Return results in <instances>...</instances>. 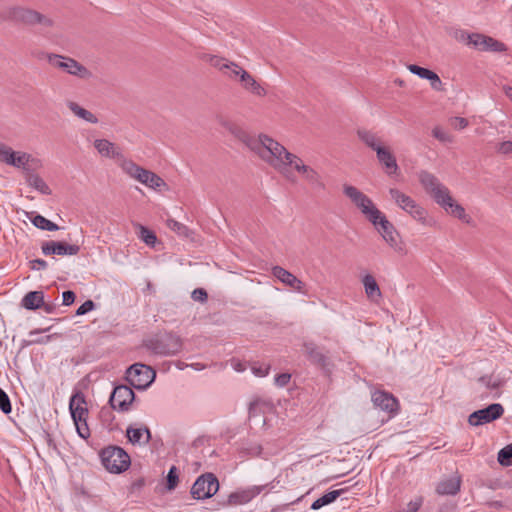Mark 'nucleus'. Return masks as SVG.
<instances>
[{
	"label": "nucleus",
	"mask_w": 512,
	"mask_h": 512,
	"mask_svg": "<svg viewBox=\"0 0 512 512\" xmlns=\"http://www.w3.org/2000/svg\"><path fill=\"white\" fill-rule=\"evenodd\" d=\"M264 155L261 160L274 169L288 182L295 183L298 177L312 187L324 188V182L320 172L307 164L300 156L290 152L276 139L264 141Z\"/></svg>",
	"instance_id": "obj_1"
},
{
	"label": "nucleus",
	"mask_w": 512,
	"mask_h": 512,
	"mask_svg": "<svg viewBox=\"0 0 512 512\" xmlns=\"http://www.w3.org/2000/svg\"><path fill=\"white\" fill-rule=\"evenodd\" d=\"M418 180L424 191L439 205L448 215L471 224L472 218L465 208L455 200L449 188L444 185L434 174L422 170L418 174Z\"/></svg>",
	"instance_id": "obj_2"
},
{
	"label": "nucleus",
	"mask_w": 512,
	"mask_h": 512,
	"mask_svg": "<svg viewBox=\"0 0 512 512\" xmlns=\"http://www.w3.org/2000/svg\"><path fill=\"white\" fill-rule=\"evenodd\" d=\"M358 139L376 154L379 165L388 176L399 173L396 155L390 145L384 142L375 132L361 128L356 132Z\"/></svg>",
	"instance_id": "obj_3"
},
{
	"label": "nucleus",
	"mask_w": 512,
	"mask_h": 512,
	"mask_svg": "<svg viewBox=\"0 0 512 512\" xmlns=\"http://www.w3.org/2000/svg\"><path fill=\"white\" fill-rule=\"evenodd\" d=\"M389 195L395 205L424 227H433L435 220L429 212L408 194L397 188L389 189Z\"/></svg>",
	"instance_id": "obj_4"
},
{
	"label": "nucleus",
	"mask_w": 512,
	"mask_h": 512,
	"mask_svg": "<svg viewBox=\"0 0 512 512\" xmlns=\"http://www.w3.org/2000/svg\"><path fill=\"white\" fill-rule=\"evenodd\" d=\"M0 162L23 173L33 171L42 166L40 159L23 150H14L4 142H0Z\"/></svg>",
	"instance_id": "obj_5"
},
{
	"label": "nucleus",
	"mask_w": 512,
	"mask_h": 512,
	"mask_svg": "<svg viewBox=\"0 0 512 512\" xmlns=\"http://www.w3.org/2000/svg\"><path fill=\"white\" fill-rule=\"evenodd\" d=\"M219 124L226 131H228L235 138L243 142L250 151H252L260 160L261 154L264 155V141L265 139L272 141L273 137L265 133H260L256 136L249 135L242 127L231 120L221 118Z\"/></svg>",
	"instance_id": "obj_6"
},
{
	"label": "nucleus",
	"mask_w": 512,
	"mask_h": 512,
	"mask_svg": "<svg viewBox=\"0 0 512 512\" xmlns=\"http://www.w3.org/2000/svg\"><path fill=\"white\" fill-rule=\"evenodd\" d=\"M118 164L127 176L150 189L161 190L166 187L165 181L160 176L139 166L130 159H122Z\"/></svg>",
	"instance_id": "obj_7"
},
{
	"label": "nucleus",
	"mask_w": 512,
	"mask_h": 512,
	"mask_svg": "<svg viewBox=\"0 0 512 512\" xmlns=\"http://www.w3.org/2000/svg\"><path fill=\"white\" fill-rule=\"evenodd\" d=\"M45 59L52 68L65 72L81 80H89L93 76L92 72L86 66L72 57L55 53H47L45 55Z\"/></svg>",
	"instance_id": "obj_8"
},
{
	"label": "nucleus",
	"mask_w": 512,
	"mask_h": 512,
	"mask_svg": "<svg viewBox=\"0 0 512 512\" xmlns=\"http://www.w3.org/2000/svg\"><path fill=\"white\" fill-rule=\"evenodd\" d=\"M343 194L370 223H375V220L381 211L377 208L373 200L368 195L350 184L343 185Z\"/></svg>",
	"instance_id": "obj_9"
},
{
	"label": "nucleus",
	"mask_w": 512,
	"mask_h": 512,
	"mask_svg": "<svg viewBox=\"0 0 512 512\" xmlns=\"http://www.w3.org/2000/svg\"><path fill=\"white\" fill-rule=\"evenodd\" d=\"M69 410L78 435L83 439H87L90 436V430L87 424L88 408L85 396L82 392L77 391L71 396Z\"/></svg>",
	"instance_id": "obj_10"
},
{
	"label": "nucleus",
	"mask_w": 512,
	"mask_h": 512,
	"mask_svg": "<svg viewBox=\"0 0 512 512\" xmlns=\"http://www.w3.org/2000/svg\"><path fill=\"white\" fill-rule=\"evenodd\" d=\"M6 18L16 23L28 26L39 24L43 27H52L54 24L50 17L23 6L8 8L6 11Z\"/></svg>",
	"instance_id": "obj_11"
},
{
	"label": "nucleus",
	"mask_w": 512,
	"mask_h": 512,
	"mask_svg": "<svg viewBox=\"0 0 512 512\" xmlns=\"http://www.w3.org/2000/svg\"><path fill=\"white\" fill-rule=\"evenodd\" d=\"M103 466L111 473H121L130 465L129 455L120 447L110 446L101 451Z\"/></svg>",
	"instance_id": "obj_12"
},
{
	"label": "nucleus",
	"mask_w": 512,
	"mask_h": 512,
	"mask_svg": "<svg viewBox=\"0 0 512 512\" xmlns=\"http://www.w3.org/2000/svg\"><path fill=\"white\" fill-rule=\"evenodd\" d=\"M371 224L375 227V229L378 231V233L389 247H391L397 253H406L399 233L397 232L394 225L387 219L384 213L381 212L379 216H377L375 223Z\"/></svg>",
	"instance_id": "obj_13"
},
{
	"label": "nucleus",
	"mask_w": 512,
	"mask_h": 512,
	"mask_svg": "<svg viewBox=\"0 0 512 512\" xmlns=\"http://www.w3.org/2000/svg\"><path fill=\"white\" fill-rule=\"evenodd\" d=\"M156 377L155 371L147 365L136 363L126 371V379L135 388L144 390L149 387Z\"/></svg>",
	"instance_id": "obj_14"
},
{
	"label": "nucleus",
	"mask_w": 512,
	"mask_h": 512,
	"mask_svg": "<svg viewBox=\"0 0 512 512\" xmlns=\"http://www.w3.org/2000/svg\"><path fill=\"white\" fill-rule=\"evenodd\" d=\"M218 489V479L212 473H206L197 478L191 488V495L198 500L207 499L216 494Z\"/></svg>",
	"instance_id": "obj_15"
},
{
	"label": "nucleus",
	"mask_w": 512,
	"mask_h": 512,
	"mask_svg": "<svg viewBox=\"0 0 512 512\" xmlns=\"http://www.w3.org/2000/svg\"><path fill=\"white\" fill-rule=\"evenodd\" d=\"M503 413V406L499 403H493L484 409L474 411L470 414L468 422L472 426L484 425L500 418Z\"/></svg>",
	"instance_id": "obj_16"
},
{
	"label": "nucleus",
	"mask_w": 512,
	"mask_h": 512,
	"mask_svg": "<svg viewBox=\"0 0 512 512\" xmlns=\"http://www.w3.org/2000/svg\"><path fill=\"white\" fill-rule=\"evenodd\" d=\"M134 398L135 394L130 387L120 385L114 388L109 401L113 409L118 411H127Z\"/></svg>",
	"instance_id": "obj_17"
},
{
	"label": "nucleus",
	"mask_w": 512,
	"mask_h": 512,
	"mask_svg": "<svg viewBox=\"0 0 512 512\" xmlns=\"http://www.w3.org/2000/svg\"><path fill=\"white\" fill-rule=\"evenodd\" d=\"M371 399L375 407L387 412L390 416L398 413L399 402L392 394L377 390L372 393Z\"/></svg>",
	"instance_id": "obj_18"
},
{
	"label": "nucleus",
	"mask_w": 512,
	"mask_h": 512,
	"mask_svg": "<svg viewBox=\"0 0 512 512\" xmlns=\"http://www.w3.org/2000/svg\"><path fill=\"white\" fill-rule=\"evenodd\" d=\"M272 274L276 277L282 284L290 287L296 292L306 294L305 284L302 280L297 278L288 270L284 269L281 266H274L272 268Z\"/></svg>",
	"instance_id": "obj_19"
},
{
	"label": "nucleus",
	"mask_w": 512,
	"mask_h": 512,
	"mask_svg": "<svg viewBox=\"0 0 512 512\" xmlns=\"http://www.w3.org/2000/svg\"><path fill=\"white\" fill-rule=\"evenodd\" d=\"M473 48L480 51L504 52L507 50L506 45L490 36L475 33Z\"/></svg>",
	"instance_id": "obj_20"
},
{
	"label": "nucleus",
	"mask_w": 512,
	"mask_h": 512,
	"mask_svg": "<svg viewBox=\"0 0 512 512\" xmlns=\"http://www.w3.org/2000/svg\"><path fill=\"white\" fill-rule=\"evenodd\" d=\"M79 251L80 247L78 245L64 242L48 241L42 245V252L45 255H76Z\"/></svg>",
	"instance_id": "obj_21"
},
{
	"label": "nucleus",
	"mask_w": 512,
	"mask_h": 512,
	"mask_svg": "<svg viewBox=\"0 0 512 512\" xmlns=\"http://www.w3.org/2000/svg\"><path fill=\"white\" fill-rule=\"evenodd\" d=\"M94 148L100 156L105 158L117 159L119 163L122 159H126L119 147L107 139H96L94 141Z\"/></svg>",
	"instance_id": "obj_22"
},
{
	"label": "nucleus",
	"mask_w": 512,
	"mask_h": 512,
	"mask_svg": "<svg viewBox=\"0 0 512 512\" xmlns=\"http://www.w3.org/2000/svg\"><path fill=\"white\" fill-rule=\"evenodd\" d=\"M407 69L412 73L417 75L418 77L422 79H426L429 81L430 86L435 91H442L443 90V83L438 76L437 73H435L432 70H429L427 68L420 67L415 64H409L407 65Z\"/></svg>",
	"instance_id": "obj_23"
},
{
	"label": "nucleus",
	"mask_w": 512,
	"mask_h": 512,
	"mask_svg": "<svg viewBox=\"0 0 512 512\" xmlns=\"http://www.w3.org/2000/svg\"><path fill=\"white\" fill-rule=\"evenodd\" d=\"M239 85L244 91L258 98H264L268 94L264 84L258 81L250 72L246 74Z\"/></svg>",
	"instance_id": "obj_24"
},
{
	"label": "nucleus",
	"mask_w": 512,
	"mask_h": 512,
	"mask_svg": "<svg viewBox=\"0 0 512 512\" xmlns=\"http://www.w3.org/2000/svg\"><path fill=\"white\" fill-rule=\"evenodd\" d=\"M260 492L261 488L258 486L237 490L229 495L228 504L232 506L244 505L260 494Z\"/></svg>",
	"instance_id": "obj_25"
},
{
	"label": "nucleus",
	"mask_w": 512,
	"mask_h": 512,
	"mask_svg": "<svg viewBox=\"0 0 512 512\" xmlns=\"http://www.w3.org/2000/svg\"><path fill=\"white\" fill-rule=\"evenodd\" d=\"M361 282L363 284L366 297L370 301L378 303L382 298V292L375 277L372 274L367 273L362 276Z\"/></svg>",
	"instance_id": "obj_26"
},
{
	"label": "nucleus",
	"mask_w": 512,
	"mask_h": 512,
	"mask_svg": "<svg viewBox=\"0 0 512 512\" xmlns=\"http://www.w3.org/2000/svg\"><path fill=\"white\" fill-rule=\"evenodd\" d=\"M66 106L75 117H77L87 123H90V124H98V122H99L98 117L93 112L82 107L77 102L72 101V100L67 101Z\"/></svg>",
	"instance_id": "obj_27"
},
{
	"label": "nucleus",
	"mask_w": 512,
	"mask_h": 512,
	"mask_svg": "<svg viewBox=\"0 0 512 512\" xmlns=\"http://www.w3.org/2000/svg\"><path fill=\"white\" fill-rule=\"evenodd\" d=\"M274 409L272 401L264 398H255L249 404V418L271 413Z\"/></svg>",
	"instance_id": "obj_28"
},
{
	"label": "nucleus",
	"mask_w": 512,
	"mask_h": 512,
	"mask_svg": "<svg viewBox=\"0 0 512 512\" xmlns=\"http://www.w3.org/2000/svg\"><path fill=\"white\" fill-rule=\"evenodd\" d=\"M127 437L132 444L145 445L150 441L151 434L150 430L143 427L130 426L126 431Z\"/></svg>",
	"instance_id": "obj_29"
},
{
	"label": "nucleus",
	"mask_w": 512,
	"mask_h": 512,
	"mask_svg": "<svg viewBox=\"0 0 512 512\" xmlns=\"http://www.w3.org/2000/svg\"><path fill=\"white\" fill-rule=\"evenodd\" d=\"M182 349V343L180 338L175 336H170L166 338L164 343H161L154 350L156 353L161 355H175L179 353Z\"/></svg>",
	"instance_id": "obj_30"
},
{
	"label": "nucleus",
	"mask_w": 512,
	"mask_h": 512,
	"mask_svg": "<svg viewBox=\"0 0 512 512\" xmlns=\"http://www.w3.org/2000/svg\"><path fill=\"white\" fill-rule=\"evenodd\" d=\"M27 184L40 192L43 195H50L51 189L45 180L38 174L32 173V171L25 172Z\"/></svg>",
	"instance_id": "obj_31"
},
{
	"label": "nucleus",
	"mask_w": 512,
	"mask_h": 512,
	"mask_svg": "<svg viewBox=\"0 0 512 512\" xmlns=\"http://www.w3.org/2000/svg\"><path fill=\"white\" fill-rule=\"evenodd\" d=\"M461 480L459 477H451L441 481L436 491L440 495H454L460 490Z\"/></svg>",
	"instance_id": "obj_32"
},
{
	"label": "nucleus",
	"mask_w": 512,
	"mask_h": 512,
	"mask_svg": "<svg viewBox=\"0 0 512 512\" xmlns=\"http://www.w3.org/2000/svg\"><path fill=\"white\" fill-rule=\"evenodd\" d=\"M44 304V294L42 291L28 292L22 299L21 305L27 310H35Z\"/></svg>",
	"instance_id": "obj_33"
},
{
	"label": "nucleus",
	"mask_w": 512,
	"mask_h": 512,
	"mask_svg": "<svg viewBox=\"0 0 512 512\" xmlns=\"http://www.w3.org/2000/svg\"><path fill=\"white\" fill-rule=\"evenodd\" d=\"M247 73L248 71L245 70L240 64L234 61H230L223 75L229 80L240 84Z\"/></svg>",
	"instance_id": "obj_34"
},
{
	"label": "nucleus",
	"mask_w": 512,
	"mask_h": 512,
	"mask_svg": "<svg viewBox=\"0 0 512 512\" xmlns=\"http://www.w3.org/2000/svg\"><path fill=\"white\" fill-rule=\"evenodd\" d=\"M304 350L311 362L321 366L326 364L325 355L314 344H305Z\"/></svg>",
	"instance_id": "obj_35"
},
{
	"label": "nucleus",
	"mask_w": 512,
	"mask_h": 512,
	"mask_svg": "<svg viewBox=\"0 0 512 512\" xmlns=\"http://www.w3.org/2000/svg\"><path fill=\"white\" fill-rule=\"evenodd\" d=\"M134 227L138 230V236L139 238L148 246L150 247H154V245L156 244L157 242V237H156V234L149 230L147 227L139 224V223H135L134 224Z\"/></svg>",
	"instance_id": "obj_36"
},
{
	"label": "nucleus",
	"mask_w": 512,
	"mask_h": 512,
	"mask_svg": "<svg viewBox=\"0 0 512 512\" xmlns=\"http://www.w3.org/2000/svg\"><path fill=\"white\" fill-rule=\"evenodd\" d=\"M341 494V490H333V491H330L326 494H324L323 496H321L320 498H318L317 500H315L312 505H311V509L313 510H318L320 508H322L323 506H326L332 502H334Z\"/></svg>",
	"instance_id": "obj_37"
},
{
	"label": "nucleus",
	"mask_w": 512,
	"mask_h": 512,
	"mask_svg": "<svg viewBox=\"0 0 512 512\" xmlns=\"http://www.w3.org/2000/svg\"><path fill=\"white\" fill-rule=\"evenodd\" d=\"M203 59L206 62H208L212 67L219 70L222 74L224 73L225 69L227 68L230 62V60L217 55H206Z\"/></svg>",
	"instance_id": "obj_38"
},
{
	"label": "nucleus",
	"mask_w": 512,
	"mask_h": 512,
	"mask_svg": "<svg viewBox=\"0 0 512 512\" xmlns=\"http://www.w3.org/2000/svg\"><path fill=\"white\" fill-rule=\"evenodd\" d=\"M32 223L39 229L46 230V231H56L59 229L58 225L54 222L46 219L45 217L41 215H36L32 219Z\"/></svg>",
	"instance_id": "obj_39"
},
{
	"label": "nucleus",
	"mask_w": 512,
	"mask_h": 512,
	"mask_svg": "<svg viewBox=\"0 0 512 512\" xmlns=\"http://www.w3.org/2000/svg\"><path fill=\"white\" fill-rule=\"evenodd\" d=\"M497 460L502 466H512V443L505 446L498 452Z\"/></svg>",
	"instance_id": "obj_40"
},
{
	"label": "nucleus",
	"mask_w": 512,
	"mask_h": 512,
	"mask_svg": "<svg viewBox=\"0 0 512 512\" xmlns=\"http://www.w3.org/2000/svg\"><path fill=\"white\" fill-rule=\"evenodd\" d=\"M167 226L172 230L174 231L175 233H177L178 235L182 236V237H190L192 232L188 229L187 226H185L184 224L174 220V219H169L167 221Z\"/></svg>",
	"instance_id": "obj_41"
},
{
	"label": "nucleus",
	"mask_w": 512,
	"mask_h": 512,
	"mask_svg": "<svg viewBox=\"0 0 512 512\" xmlns=\"http://www.w3.org/2000/svg\"><path fill=\"white\" fill-rule=\"evenodd\" d=\"M432 135L434 138L439 140L442 143H452L453 142V136L446 132L442 127L435 126L432 129Z\"/></svg>",
	"instance_id": "obj_42"
},
{
	"label": "nucleus",
	"mask_w": 512,
	"mask_h": 512,
	"mask_svg": "<svg viewBox=\"0 0 512 512\" xmlns=\"http://www.w3.org/2000/svg\"><path fill=\"white\" fill-rule=\"evenodd\" d=\"M474 35L475 33H467L465 31L460 30L455 33V39L461 43L473 47Z\"/></svg>",
	"instance_id": "obj_43"
},
{
	"label": "nucleus",
	"mask_w": 512,
	"mask_h": 512,
	"mask_svg": "<svg viewBox=\"0 0 512 512\" xmlns=\"http://www.w3.org/2000/svg\"><path fill=\"white\" fill-rule=\"evenodd\" d=\"M0 409L5 414H9L12 409L9 396L1 388H0Z\"/></svg>",
	"instance_id": "obj_44"
},
{
	"label": "nucleus",
	"mask_w": 512,
	"mask_h": 512,
	"mask_svg": "<svg viewBox=\"0 0 512 512\" xmlns=\"http://www.w3.org/2000/svg\"><path fill=\"white\" fill-rule=\"evenodd\" d=\"M178 484V475L177 469L175 466H172L167 475V488L169 490H173Z\"/></svg>",
	"instance_id": "obj_45"
},
{
	"label": "nucleus",
	"mask_w": 512,
	"mask_h": 512,
	"mask_svg": "<svg viewBox=\"0 0 512 512\" xmlns=\"http://www.w3.org/2000/svg\"><path fill=\"white\" fill-rule=\"evenodd\" d=\"M252 373L257 377H265L268 375L270 366L267 364H260L256 365L254 364L251 368Z\"/></svg>",
	"instance_id": "obj_46"
},
{
	"label": "nucleus",
	"mask_w": 512,
	"mask_h": 512,
	"mask_svg": "<svg viewBox=\"0 0 512 512\" xmlns=\"http://www.w3.org/2000/svg\"><path fill=\"white\" fill-rule=\"evenodd\" d=\"M479 381L487 388L489 389H495L498 388L501 385V382L499 379H494L491 376H484L479 379Z\"/></svg>",
	"instance_id": "obj_47"
},
{
	"label": "nucleus",
	"mask_w": 512,
	"mask_h": 512,
	"mask_svg": "<svg viewBox=\"0 0 512 512\" xmlns=\"http://www.w3.org/2000/svg\"><path fill=\"white\" fill-rule=\"evenodd\" d=\"M191 297L194 301L204 303L207 300L208 295L204 289L197 288V289L193 290Z\"/></svg>",
	"instance_id": "obj_48"
},
{
	"label": "nucleus",
	"mask_w": 512,
	"mask_h": 512,
	"mask_svg": "<svg viewBox=\"0 0 512 512\" xmlns=\"http://www.w3.org/2000/svg\"><path fill=\"white\" fill-rule=\"evenodd\" d=\"M95 307V304L92 300L85 301L76 311V315H84L90 311H92Z\"/></svg>",
	"instance_id": "obj_49"
},
{
	"label": "nucleus",
	"mask_w": 512,
	"mask_h": 512,
	"mask_svg": "<svg viewBox=\"0 0 512 512\" xmlns=\"http://www.w3.org/2000/svg\"><path fill=\"white\" fill-rule=\"evenodd\" d=\"M291 379V375L288 373H282L275 377V384L278 387H285Z\"/></svg>",
	"instance_id": "obj_50"
},
{
	"label": "nucleus",
	"mask_w": 512,
	"mask_h": 512,
	"mask_svg": "<svg viewBox=\"0 0 512 512\" xmlns=\"http://www.w3.org/2000/svg\"><path fill=\"white\" fill-rule=\"evenodd\" d=\"M451 125L455 129L462 130L468 126V120L463 117H455L451 120Z\"/></svg>",
	"instance_id": "obj_51"
},
{
	"label": "nucleus",
	"mask_w": 512,
	"mask_h": 512,
	"mask_svg": "<svg viewBox=\"0 0 512 512\" xmlns=\"http://www.w3.org/2000/svg\"><path fill=\"white\" fill-rule=\"evenodd\" d=\"M497 151L501 154H511L512 153V141H503L498 147Z\"/></svg>",
	"instance_id": "obj_52"
},
{
	"label": "nucleus",
	"mask_w": 512,
	"mask_h": 512,
	"mask_svg": "<svg viewBox=\"0 0 512 512\" xmlns=\"http://www.w3.org/2000/svg\"><path fill=\"white\" fill-rule=\"evenodd\" d=\"M63 305L69 306L75 301V293L73 291H65L62 294Z\"/></svg>",
	"instance_id": "obj_53"
},
{
	"label": "nucleus",
	"mask_w": 512,
	"mask_h": 512,
	"mask_svg": "<svg viewBox=\"0 0 512 512\" xmlns=\"http://www.w3.org/2000/svg\"><path fill=\"white\" fill-rule=\"evenodd\" d=\"M46 267H47V263H46V261H44L42 259H35L31 262L32 269L41 270V269H45Z\"/></svg>",
	"instance_id": "obj_54"
},
{
	"label": "nucleus",
	"mask_w": 512,
	"mask_h": 512,
	"mask_svg": "<svg viewBox=\"0 0 512 512\" xmlns=\"http://www.w3.org/2000/svg\"><path fill=\"white\" fill-rule=\"evenodd\" d=\"M502 90H503V93L505 94V96H506L510 101H512V86L504 85V86L502 87Z\"/></svg>",
	"instance_id": "obj_55"
},
{
	"label": "nucleus",
	"mask_w": 512,
	"mask_h": 512,
	"mask_svg": "<svg viewBox=\"0 0 512 512\" xmlns=\"http://www.w3.org/2000/svg\"><path fill=\"white\" fill-rule=\"evenodd\" d=\"M51 339V336H46L45 338L43 339H36V340H33L32 342H36V343H47L49 342Z\"/></svg>",
	"instance_id": "obj_56"
},
{
	"label": "nucleus",
	"mask_w": 512,
	"mask_h": 512,
	"mask_svg": "<svg viewBox=\"0 0 512 512\" xmlns=\"http://www.w3.org/2000/svg\"><path fill=\"white\" fill-rule=\"evenodd\" d=\"M235 369L237 371H243L244 369L241 367V365L239 364L238 366L235 367Z\"/></svg>",
	"instance_id": "obj_57"
},
{
	"label": "nucleus",
	"mask_w": 512,
	"mask_h": 512,
	"mask_svg": "<svg viewBox=\"0 0 512 512\" xmlns=\"http://www.w3.org/2000/svg\"><path fill=\"white\" fill-rule=\"evenodd\" d=\"M38 333H39V331H38V330L31 331V332H30V336H33V335L38 334Z\"/></svg>",
	"instance_id": "obj_58"
},
{
	"label": "nucleus",
	"mask_w": 512,
	"mask_h": 512,
	"mask_svg": "<svg viewBox=\"0 0 512 512\" xmlns=\"http://www.w3.org/2000/svg\"><path fill=\"white\" fill-rule=\"evenodd\" d=\"M45 310H46V312L50 313L51 312L50 306H45Z\"/></svg>",
	"instance_id": "obj_59"
}]
</instances>
